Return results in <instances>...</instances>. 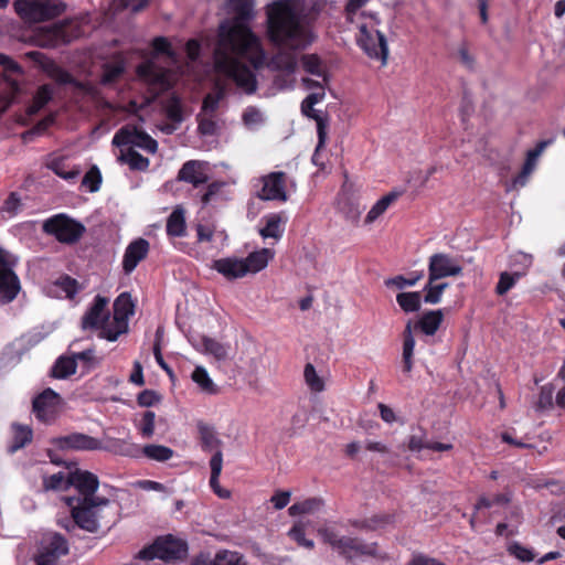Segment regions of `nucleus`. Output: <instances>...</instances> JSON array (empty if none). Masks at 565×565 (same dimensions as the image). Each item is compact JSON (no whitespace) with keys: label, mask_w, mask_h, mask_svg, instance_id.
<instances>
[{"label":"nucleus","mask_w":565,"mask_h":565,"mask_svg":"<svg viewBox=\"0 0 565 565\" xmlns=\"http://www.w3.org/2000/svg\"><path fill=\"white\" fill-rule=\"evenodd\" d=\"M227 2L235 15L218 25L214 67L217 73L231 78L238 88L249 95L256 92L257 79L255 73L242 60L258 71L267 64V55L260 39L248 24L255 17L254 1Z\"/></svg>","instance_id":"f257e3e1"},{"label":"nucleus","mask_w":565,"mask_h":565,"mask_svg":"<svg viewBox=\"0 0 565 565\" xmlns=\"http://www.w3.org/2000/svg\"><path fill=\"white\" fill-rule=\"evenodd\" d=\"M326 0H285V52L303 51L317 39L316 22ZM298 60L285 55V76L296 71Z\"/></svg>","instance_id":"f03ea898"},{"label":"nucleus","mask_w":565,"mask_h":565,"mask_svg":"<svg viewBox=\"0 0 565 565\" xmlns=\"http://www.w3.org/2000/svg\"><path fill=\"white\" fill-rule=\"evenodd\" d=\"M64 500L74 522L72 529L77 526L89 533H96L102 526L109 527L116 522L114 504L107 498L66 497Z\"/></svg>","instance_id":"7ed1b4c3"},{"label":"nucleus","mask_w":565,"mask_h":565,"mask_svg":"<svg viewBox=\"0 0 565 565\" xmlns=\"http://www.w3.org/2000/svg\"><path fill=\"white\" fill-rule=\"evenodd\" d=\"M18 17L28 24H38L61 17L66 4L62 0H14Z\"/></svg>","instance_id":"20e7f679"},{"label":"nucleus","mask_w":565,"mask_h":565,"mask_svg":"<svg viewBox=\"0 0 565 565\" xmlns=\"http://www.w3.org/2000/svg\"><path fill=\"white\" fill-rule=\"evenodd\" d=\"M324 543L329 544L334 551L347 559H352L356 556H376L377 544L366 543L359 537L340 536L334 529L322 526L318 530Z\"/></svg>","instance_id":"39448f33"},{"label":"nucleus","mask_w":565,"mask_h":565,"mask_svg":"<svg viewBox=\"0 0 565 565\" xmlns=\"http://www.w3.org/2000/svg\"><path fill=\"white\" fill-rule=\"evenodd\" d=\"M188 543L172 534L158 536L151 544L143 546L136 555L140 561H153L156 558L170 562L183 559L188 555Z\"/></svg>","instance_id":"423d86ee"},{"label":"nucleus","mask_w":565,"mask_h":565,"mask_svg":"<svg viewBox=\"0 0 565 565\" xmlns=\"http://www.w3.org/2000/svg\"><path fill=\"white\" fill-rule=\"evenodd\" d=\"M361 15L365 17L366 13L362 12ZM367 17L371 18L373 23L359 24L356 42L367 56L381 60L385 64L388 56V46L385 35L375 28L380 23L377 13L370 12Z\"/></svg>","instance_id":"0eeeda50"},{"label":"nucleus","mask_w":565,"mask_h":565,"mask_svg":"<svg viewBox=\"0 0 565 565\" xmlns=\"http://www.w3.org/2000/svg\"><path fill=\"white\" fill-rule=\"evenodd\" d=\"M42 231L58 243L73 245L83 237L86 228L79 221L65 213H58L43 222Z\"/></svg>","instance_id":"6e6552de"},{"label":"nucleus","mask_w":565,"mask_h":565,"mask_svg":"<svg viewBox=\"0 0 565 565\" xmlns=\"http://www.w3.org/2000/svg\"><path fill=\"white\" fill-rule=\"evenodd\" d=\"M266 14L268 40L277 46V54L268 63V66L280 70L282 62V0H275L267 6Z\"/></svg>","instance_id":"1a4fd4ad"},{"label":"nucleus","mask_w":565,"mask_h":565,"mask_svg":"<svg viewBox=\"0 0 565 565\" xmlns=\"http://www.w3.org/2000/svg\"><path fill=\"white\" fill-rule=\"evenodd\" d=\"M113 145L117 147L129 146L145 150L148 153H156L158 150V142L145 130L134 125H126L121 127L113 138Z\"/></svg>","instance_id":"9d476101"},{"label":"nucleus","mask_w":565,"mask_h":565,"mask_svg":"<svg viewBox=\"0 0 565 565\" xmlns=\"http://www.w3.org/2000/svg\"><path fill=\"white\" fill-rule=\"evenodd\" d=\"M60 402L61 396L49 387L33 398L32 411L40 422L49 424L55 419Z\"/></svg>","instance_id":"9b49d317"},{"label":"nucleus","mask_w":565,"mask_h":565,"mask_svg":"<svg viewBox=\"0 0 565 565\" xmlns=\"http://www.w3.org/2000/svg\"><path fill=\"white\" fill-rule=\"evenodd\" d=\"M461 273L462 267L458 260L448 254L436 253L429 257L428 277H430V280L459 276Z\"/></svg>","instance_id":"f8f14e48"},{"label":"nucleus","mask_w":565,"mask_h":565,"mask_svg":"<svg viewBox=\"0 0 565 565\" xmlns=\"http://www.w3.org/2000/svg\"><path fill=\"white\" fill-rule=\"evenodd\" d=\"M324 97V88L320 87L318 92L309 94L301 103V111L308 118H311L317 124V134L319 137V146L326 143L327 139V119L321 110H317L313 106L320 103Z\"/></svg>","instance_id":"ddd939ff"},{"label":"nucleus","mask_w":565,"mask_h":565,"mask_svg":"<svg viewBox=\"0 0 565 565\" xmlns=\"http://www.w3.org/2000/svg\"><path fill=\"white\" fill-rule=\"evenodd\" d=\"M67 482L78 491L79 495L76 498H97L95 493L99 487V480L93 472L76 469L67 473Z\"/></svg>","instance_id":"4468645a"},{"label":"nucleus","mask_w":565,"mask_h":565,"mask_svg":"<svg viewBox=\"0 0 565 565\" xmlns=\"http://www.w3.org/2000/svg\"><path fill=\"white\" fill-rule=\"evenodd\" d=\"M108 299L97 295L82 318V329L98 330L109 319Z\"/></svg>","instance_id":"2eb2a0df"},{"label":"nucleus","mask_w":565,"mask_h":565,"mask_svg":"<svg viewBox=\"0 0 565 565\" xmlns=\"http://www.w3.org/2000/svg\"><path fill=\"white\" fill-rule=\"evenodd\" d=\"M55 445L62 450H98L102 449V441L82 433H73L55 439Z\"/></svg>","instance_id":"dca6fc26"},{"label":"nucleus","mask_w":565,"mask_h":565,"mask_svg":"<svg viewBox=\"0 0 565 565\" xmlns=\"http://www.w3.org/2000/svg\"><path fill=\"white\" fill-rule=\"evenodd\" d=\"M149 249V242L142 237H139L129 243L122 257L124 273L126 275L131 274L137 268L139 263L148 256Z\"/></svg>","instance_id":"f3484780"},{"label":"nucleus","mask_w":565,"mask_h":565,"mask_svg":"<svg viewBox=\"0 0 565 565\" xmlns=\"http://www.w3.org/2000/svg\"><path fill=\"white\" fill-rule=\"evenodd\" d=\"M137 75L147 83L158 86L161 92L168 90L172 86L168 71L158 67L150 61L137 66Z\"/></svg>","instance_id":"a211bd4d"},{"label":"nucleus","mask_w":565,"mask_h":565,"mask_svg":"<svg viewBox=\"0 0 565 565\" xmlns=\"http://www.w3.org/2000/svg\"><path fill=\"white\" fill-rule=\"evenodd\" d=\"M21 290V282L14 269L4 270L0 274V302L7 305L12 302Z\"/></svg>","instance_id":"6ab92c4d"},{"label":"nucleus","mask_w":565,"mask_h":565,"mask_svg":"<svg viewBox=\"0 0 565 565\" xmlns=\"http://www.w3.org/2000/svg\"><path fill=\"white\" fill-rule=\"evenodd\" d=\"M213 269L228 280L242 278L247 275V268L243 265L242 258L225 257L213 262Z\"/></svg>","instance_id":"aec40b11"},{"label":"nucleus","mask_w":565,"mask_h":565,"mask_svg":"<svg viewBox=\"0 0 565 565\" xmlns=\"http://www.w3.org/2000/svg\"><path fill=\"white\" fill-rule=\"evenodd\" d=\"M178 180L192 184L199 188L209 181L207 174L203 171L202 164L199 161H186L178 172Z\"/></svg>","instance_id":"412c9836"},{"label":"nucleus","mask_w":565,"mask_h":565,"mask_svg":"<svg viewBox=\"0 0 565 565\" xmlns=\"http://www.w3.org/2000/svg\"><path fill=\"white\" fill-rule=\"evenodd\" d=\"M126 70V63L120 55H116L111 61L102 65L100 83L104 86L115 84L120 79Z\"/></svg>","instance_id":"4be33fe9"},{"label":"nucleus","mask_w":565,"mask_h":565,"mask_svg":"<svg viewBox=\"0 0 565 565\" xmlns=\"http://www.w3.org/2000/svg\"><path fill=\"white\" fill-rule=\"evenodd\" d=\"M262 200L282 199V172H274L263 178V186L258 192Z\"/></svg>","instance_id":"5701e85b"},{"label":"nucleus","mask_w":565,"mask_h":565,"mask_svg":"<svg viewBox=\"0 0 565 565\" xmlns=\"http://www.w3.org/2000/svg\"><path fill=\"white\" fill-rule=\"evenodd\" d=\"M12 441L8 450L10 454L24 448L33 440V429L29 425L19 423L11 424Z\"/></svg>","instance_id":"b1692460"},{"label":"nucleus","mask_w":565,"mask_h":565,"mask_svg":"<svg viewBox=\"0 0 565 565\" xmlns=\"http://www.w3.org/2000/svg\"><path fill=\"white\" fill-rule=\"evenodd\" d=\"M114 315L113 317L121 327H125V322H128L130 316L135 312V303L131 299L130 294L121 292L114 301Z\"/></svg>","instance_id":"393cba45"},{"label":"nucleus","mask_w":565,"mask_h":565,"mask_svg":"<svg viewBox=\"0 0 565 565\" xmlns=\"http://www.w3.org/2000/svg\"><path fill=\"white\" fill-rule=\"evenodd\" d=\"M223 466V454L221 450H216L210 460L211 477L210 486L215 494L222 499H227L231 495L228 490H224L220 487L218 478L222 472Z\"/></svg>","instance_id":"a878e982"},{"label":"nucleus","mask_w":565,"mask_h":565,"mask_svg":"<svg viewBox=\"0 0 565 565\" xmlns=\"http://www.w3.org/2000/svg\"><path fill=\"white\" fill-rule=\"evenodd\" d=\"M443 320V310H429L422 315L416 323V328L420 329V331L426 335H434L439 329Z\"/></svg>","instance_id":"bb28decb"},{"label":"nucleus","mask_w":565,"mask_h":565,"mask_svg":"<svg viewBox=\"0 0 565 565\" xmlns=\"http://www.w3.org/2000/svg\"><path fill=\"white\" fill-rule=\"evenodd\" d=\"M41 552L45 553L51 557L60 559V557L68 554V542L62 534L54 533L43 544Z\"/></svg>","instance_id":"cd10ccee"},{"label":"nucleus","mask_w":565,"mask_h":565,"mask_svg":"<svg viewBox=\"0 0 565 565\" xmlns=\"http://www.w3.org/2000/svg\"><path fill=\"white\" fill-rule=\"evenodd\" d=\"M53 88L50 84L41 85L35 92L32 103L26 108L29 117L35 116L44 106H46L53 98Z\"/></svg>","instance_id":"c85d7f7f"},{"label":"nucleus","mask_w":565,"mask_h":565,"mask_svg":"<svg viewBox=\"0 0 565 565\" xmlns=\"http://www.w3.org/2000/svg\"><path fill=\"white\" fill-rule=\"evenodd\" d=\"M198 350L204 352L205 354L212 355L217 361H224L228 356V348L217 340L209 337H202L200 339Z\"/></svg>","instance_id":"c756f323"},{"label":"nucleus","mask_w":565,"mask_h":565,"mask_svg":"<svg viewBox=\"0 0 565 565\" xmlns=\"http://www.w3.org/2000/svg\"><path fill=\"white\" fill-rule=\"evenodd\" d=\"M394 522V516L391 514H375L371 518H366L364 520H353L351 521V525L355 529L376 531L380 529H384L386 525H390Z\"/></svg>","instance_id":"7c9ffc66"},{"label":"nucleus","mask_w":565,"mask_h":565,"mask_svg":"<svg viewBox=\"0 0 565 565\" xmlns=\"http://www.w3.org/2000/svg\"><path fill=\"white\" fill-rule=\"evenodd\" d=\"M273 254L268 248H263L250 253L246 258H242L243 265L247 268V274L258 273L264 269Z\"/></svg>","instance_id":"2f4dec72"},{"label":"nucleus","mask_w":565,"mask_h":565,"mask_svg":"<svg viewBox=\"0 0 565 565\" xmlns=\"http://www.w3.org/2000/svg\"><path fill=\"white\" fill-rule=\"evenodd\" d=\"M200 444L203 451H212L218 449L222 441L217 438L214 428L204 422H199L198 425Z\"/></svg>","instance_id":"473e14b6"},{"label":"nucleus","mask_w":565,"mask_h":565,"mask_svg":"<svg viewBox=\"0 0 565 565\" xmlns=\"http://www.w3.org/2000/svg\"><path fill=\"white\" fill-rule=\"evenodd\" d=\"M119 160L122 163H127L131 170L146 171L149 168L150 161L148 158L140 154L132 147H128L126 150L121 149Z\"/></svg>","instance_id":"72a5a7b5"},{"label":"nucleus","mask_w":565,"mask_h":565,"mask_svg":"<svg viewBox=\"0 0 565 565\" xmlns=\"http://www.w3.org/2000/svg\"><path fill=\"white\" fill-rule=\"evenodd\" d=\"M77 363L73 356H60L53 364L50 375L53 379H67L75 374Z\"/></svg>","instance_id":"f704fd0d"},{"label":"nucleus","mask_w":565,"mask_h":565,"mask_svg":"<svg viewBox=\"0 0 565 565\" xmlns=\"http://www.w3.org/2000/svg\"><path fill=\"white\" fill-rule=\"evenodd\" d=\"M185 217L182 209H175L167 220L166 231L170 237H182L185 235Z\"/></svg>","instance_id":"c9c22d12"},{"label":"nucleus","mask_w":565,"mask_h":565,"mask_svg":"<svg viewBox=\"0 0 565 565\" xmlns=\"http://www.w3.org/2000/svg\"><path fill=\"white\" fill-rule=\"evenodd\" d=\"M99 338L106 339L108 341H116L119 335L126 333L128 331V322H125V327L119 324L117 320L113 317L103 323V326L98 329Z\"/></svg>","instance_id":"e433bc0d"},{"label":"nucleus","mask_w":565,"mask_h":565,"mask_svg":"<svg viewBox=\"0 0 565 565\" xmlns=\"http://www.w3.org/2000/svg\"><path fill=\"white\" fill-rule=\"evenodd\" d=\"M397 198L398 193L396 192H390L382 196L369 211L365 217V223L371 224L376 221L388 209V206L396 201Z\"/></svg>","instance_id":"4c0bfd02"},{"label":"nucleus","mask_w":565,"mask_h":565,"mask_svg":"<svg viewBox=\"0 0 565 565\" xmlns=\"http://www.w3.org/2000/svg\"><path fill=\"white\" fill-rule=\"evenodd\" d=\"M163 109L167 118L174 124H181L183 121V109L180 97L177 94H172L163 104Z\"/></svg>","instance_id":"58836bf2"},{"label":"nucleus","mask_w":565,"mask_h":565,"mask_svg":"<svg viewBox=\"0 0 565 565\" xmlns=\"http://www.w3.org/2000/svg\"><path fill=\"white\" fill-rule=\"evenodd\" d=\"M396 301L404 312H416L420 309L422 296L418 291L399 292Z\"/></svg>","instance_id":"ea45409f"},{"label":"nucleus","mask_w":565,"mask_h":565,"mask_svg":"<svg viewBox=\"0 0 565 565\" xmlns=\"http://www.w3.org/2000/svg\"><path fill=\"white\" fill-rule=\"evenodd\" d=\"M191 377L204 393L212 395L218 393L217 386L214 384L207 371L203 366H196L192 372Z\"/></svg>","instance_id":"a19ab883"},{"label":"nucleus","mask_w":565,"mask_h":565,"mask_svg":"<svg viewBox=\"0 0 565 565\" xmlns=\"http://www.w3.org/2000/svg\"><path fill=\"white\" fill-rule=\"evenodd\" d=\"M174 451L163 445H146L142 447V455L151 460L164 462L173 457Z\"/></svg>","instance_id":"79ce46f5"},{"label":"nucleus","mask_w":565,"mask_h":565,"mask_svg":"<svg viewBox=\"0 0 565 565\" xmlns=\"http://www.w3.org/2000/svg\"><path fill=\"white\" fill-rule=\"evenodd\" d=\"M435 281L436 280H430V277H428V281L424 287V291H426L424 301L426 303H438L441 300V295L444 290L448 287L447 282L435 284Z\"/></svg>","instance_id":"37998d69"},{"label":"nucleus","mask_w":565,"mask_h":565,"mask_svg":"<svg viewBox=\"0 0 565 565\" xmlns=\"http://www.w3.org/2000/svg\"><path fill=\"white\" fill-rule=\"evenodd\" d=\"M301 65L303 70L312 75L322 77L327 81L326 72L322 68L321 61L316 54H307L301 56Z\"/></svg>","instance_id":"c03bdc74"},{"label":"nucleus","mask_w":565,"mask_h":565,"mask_svg":"<svg viewBox=\"0 0 565 565\" xmlns=\"http://www.w3.org/2000/svg\"><path fill=\"white\" fill-rule=\"evenodd\" d=\"M212 565H246L238 552L218 551L212 559Z\"/></svg>","instance_id":"a18cd8bd"},{"label":"nucleus","mask_w":565,"mask_h":565,"mask_svg":"<svg viewBox=\"0 0 565 565\" xmlns=\"http://www.w3.org/2000/svg\"><path fill=\"white\" fill-rule=\"evenodd\" d=\"M508 553L522 563L532 562L536 554L533 550L523 546L519 542H512L507 547Z\"/></svg>","instance_id":"49530a36"},{"label":"nucleus","mask_w":565,"mask_h":565,"mask_svg":"<svg viewBox=\"0 0 565 565\" xmlns=\"http://www.w3.org/2000/svg\"><path fill=\"white\" fill-rule=\"evenodd\" d=\"M306 384L312 392H322L324 390V382L321 376L318 375L312 364L308 363L305 366L303 372Z\"/></svg>","instance_id":"de8ad7c7"},{"label":"nucleus","mask_w":565,"mask_h":565,"mask_svg":"<svg viewBox=\"0 0 565 565\" xmlns=\"http://www.w3.org/2000/svg\"><path fill=\"white\" fill-rule=\"evenodd\" d=\"M288 535L299 546H303L309 550L313 548L315 546L312 540L305 537V523L301 520L295 523V525L289 530Z\"/></svg>","instance_id":"09e8293b"},{"label":"nucleus","mask_w":565,"mask_h":565,"mask_svg":"<svg viewBox=\"0 0 565 565\" xmlns=\"http://www.w3.org/2000/svg\"><path fill=\"white\" fill-rule=\"evenodd\" d=\"M339 210L347 220L356 222L361 215V207L358 203L350 201L348 198H341L338 202Z\"/></svg>","instance_id":"8fccbe9b"},{"label":"nucleus","mask_w":565,"mask_h":565,"mask_svg":"<svg viewBox=\"0 0 565 565\" xmlns=\"http://www.w3.org/2000/svg\"><path fill=\"white\" fill-rule=\"evenodd\" d=\"M103 178L99 169L93 166L83 177L82 185L87 188L89 192H97L100 188Z\"/></svg>","instance_id":"3c124183"},{"label":"nucleus","mask_w":565,"mask_h":565,"mask_svg":"<svg viewBox=\"0 0 565 565\" xmlns=\"http://www.w3.org/2000/svg\"><path fill=\"white\" fill-rule=\"evenodd\" d=\"M71 484L67 482V475L57 472L43 479L45 490H66Z\"/></svg>","instance_id":"603ef678"},{"label":"nucleus","mask_w":565,"mask_h":565,"mask_svg":"<svg viewBox=\"0 0 565 565\" xmlns=\"http://www.w3.org/2000/svg\"><path fill=\"white\" fill-rule=\"evenodd\" d=\"M49 169L60 178L71 181L77 178L79 170H66V166L62 159H55L49 163Z\"/></svg>","instance_id":"864d4df0"},{"label":"nucleus","mask_w":565,"mask_h":565,"mask_svg":"<svg viewBox=\"0 0 565 565\" xmlns=\"http://www.w3.org/2000/svg\"><path fill=\"white\" fill-rule=\"evenodd\" d=\"M551 143L552 140H543L540 141L534 149L529 150L523 167L526 168V170H531L533 172L536 166V160L543 153L545 148Z\"/></svg>","instance_id":"5fc2aeb1"},{"label":"nucleus","mask_w":565,"mask_h":565,"mask_svg":"<svg viewBox=\"0 0 565 565\" xmlns=\"http://www.w3.org/2000/svg\"><path fill=\"white\" fill-rule=\"evenodd\" d=\"M321 501L318 499H309L303 502L295 503L289 509L290 515L311 513L319 509Z\"/></svg>","instance_id":"6e6d98bb"},{"label":"nucleus","mask_w":565,"mask_h":565,"mask_svg":"<svg viewBox=\"0 0 565 565\" xmlns=\"http://www.w3.org/2000/svg\"><path fill=\"white\" fill-rule=\"evenodd\" d=\"M423 273L417 274L416 276L412 278H405L402 275L388 278L385 280L386 287H394L396 289H404L406 287H413L417 284V281L423 277Z\"/></svg>","instance_id":"4d7b16f0"},{"label":"nucleus","mask_w":565,"mask_h":565,"mask_svg":"<svg viewBox=\"0 0 565 565\" xmlns=\"http://www.w3.org/2000/svg\"><path fill=\"white\" fill-rule=\"evenodd\" d=\"M520 278V274H509L507 271L501 273L500 279L497 284L495 291L498 295H505L513 286L516 280Z\"/></svg>","instance_id":"13d9d810"},{"label":"nucleus","mask_w":565,"mask_h":565,"mask_svg":"<svg viewBox=\"0 0 565 565\" xmlns=\"http://www.w3.org/2000/svg\"><path fill=\"white\" fill-rule=\"evenodd\" d=\"M55 285L60 287L70 299L78 292V281L68 275L61 276Z\"/></svg>","instance_id":"bf43d9fd"},{"label":"nucleus","mask_w":565,"mask_h":565,"mask_svg":"<svg viewBox=\"0 0 565 565\" xmlns=\"http://www.w3.org/2000/svg\"><path fill=\"white\" fill-rule=\"evenodd\" d=\"M554 386L552 384L543 385L540 390L537 408L541 411L551 409L553 407Z\"/></svg>","instance_id":"052dcab7"},{"label":"nucleus","mask_w":565,"mask_h":565,"mask_svg":"<svg viewBox=\"0 0 565 565\" xmlns=\"http://www.w3.org/2000/svg\"><path fill=\"white\" fill-rule=\"evenodd\" d=\"M55 122V115L50 114L43 119L39 120L31 130L24 131L22 138L26 140L29 136L41 135L45 132Z\"/></svg>","instance_id":"680f3d73"},{"label":"nucleus","mask_w":565,"mask_h":565,"mask_svg":"<svg viewBox=\"0 0 565 565\" xmlns=\"http://www.w3.org/2000/svg\"><path fill=\"white\" fill-rule=\"evenodd\" d=\"M151 46L156 55H167L169 57L174 56V52L171 47V43L164 36H157L152 40Z\"/></svg>","instance_id":"e2e57ef3"},{"label":"nucleus","mask_w":565,"mask_h":565,"mask_svg":"<svg viewBox=\"0 0 565 565\" xmlns=\"http://www.w3.org/2000/svg\"><path fill=\"white\" fill-rule=\"evenodd\" d=\"M21 205L22 203L20 195L17 192H11L4 200L1 206V212L8 213L9 216H14L20 210Z\"/></svg>","instance_id":"0e129e2a"},{"label":"nucleus","mask_w":565,"mask_h":565,"mask_svg":"<svg viewBox=\"0 0 565 565\" xmlns=\"http://www.w3.org/2000/svg\"><path fill=\"white\" fill-rule=\"evenodd\" d=\"M156 414L152 411L143 413L140 423V433L145 438H150L154 433Z\"/></svg>","instance_id":"69168bd1"},{"label":"nucleus","mask_w":565,"mask_h":565,"mask_svg":"<svg viewBox=\"0 0 565 565\" xmlns=\"http://www.w3.org/2000/svg\"><path fill=\"white\" fill-rule=\"evenodd\" d=\"M50 76L60 85H77L73 75L66 70L55 66L51 72Z\"/></svg>","instance_id":"338daca9"},{"label":"nucleus","mask_w":565,"mask_h":565,"mask_svg":"<svg viewBox=\"0 0 565 565\" xmlns=\"http://www.w3.org/2000/svg\"><path fill=\"white\" fill-rule=\"evenodd\" d=\"M280 217L279 215H273L267 220L266 225L260 230V235L264 238L273 237L278 238Z\"/></svg>","instance_id":"774afa93"}]
</instances>
